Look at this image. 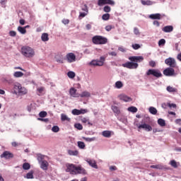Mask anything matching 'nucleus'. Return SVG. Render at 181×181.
Segmentation results:
<instances>
[{"instance_id":"nucleus-1","label":"nucleus","mask_w":181,"mask_h":181,"mask_svg":"<svg viewBox=\"0 0 181 181\" xmlns=\"http://www.w3.org/2000/svg\"><path fill=\"white\" fill-rule=\"evenodd\" d=\"M66 172L69 173V175H73L74 176H77V175H87V170L81 165H76L73 163L66 164Z\"/></svg>"},{"instance_id":"nucleus-2","label":"nucleus","mask_w":181,"mask_h":181,"mask_svg":"<svg viewBox=\"0 0 181 181\" xmlns=\"http://www.w3.org/2000/svg\"><path fill=\"white\" fill-rule=\"evenodd\" d=\"M21 54H23L24 57L32 59V57H35V49L29 46H23L21 47Z\"/></svg>"},{"instance_id":"nucleus-3","label":"nucleus","mask_w":181,"mask_h":181,"mask_svg":"<svg viewBox=\"0 0 181 181\" xmlns=\"http://www.w3.org/2000/svg\"><path fill=\"white\" fill-rule=\"evenodd\" d=\"M13 91L14 94L16 95H25L28 94V89L22 86V84L18 82L15 83L13 85Z\"/></svg>"},{"instance_id":"nucleus-4","label":"nucleus","mask_w":181,"mask_h":181,"mask_svg":"<svg viewBox=\"0 0 181 181\" xmlns=\"http://www.w3.org/2000/svg\"><path fill=\"white\" fill-rule=\"evenodd\" d=\"M92 42L94 45H107L108 39L101 35H95L93 37Z\"/></svg>"},{"instance_id":"nucleus-5","label":"nucleus","mask_w":181,"mask_h":181,"mask_svg":"<svg viewBox=\"0 0 181 181\" xmlns=\"http://www.w3.org/2000/svg\"><path fill=\"white\" fill-rule=\"evenodd\" d=\"M105 62V57H100V59H93L92 60L89 64L90 66H99L101 67L104 66V63Z\"/></svg>"},{"instance_id":"nucleus-6","label":"nucleus","mask_w":181,"mask_h":181,"mask_svg":"<svg viewBox=\"0 0 181 181\" xmlns=\"http://www.w3.org/2000/svg\"><path fill=\"white\" fill-rule=\"evenodd\" d=\"M147 76H153L156 78L162 77V73L158 69H148L146 72Z\"/></svg>"},{"instance_id":"nucleus-7","label":"nucleus","mask_w":181,"mask_h":181,"mask_svg":"<svg viewBox=\"0 0 181 181\" xmlns=\"http://www.w3.org/2000/svg\"><path fill=\"white\" fill-rule=\"evenodd\" d=\"M138 63L134 62H129L122 64V67H126V69H138Z\"/></svg>"},{"instance_id":"nucleus-8","label":"nucleus","mask_w":181,"mask_h":181,"mask_svg":"<svg viewBox=\"0 0 181 181\" xmlns=\"http://www.w3.org/2000/svg\"><path fill=\"white\" fill-rule=\"evenodd\" d=\"M98 6H103V5H111L114 6L115 1H114V0H98Z\"/></svg>"},{"instance_id":"nucleus-9","label":"nucleus","mask_w":181,"mask_h":181,"mask_svg":"<svg viewBox=\"0 0 181 181\" xmlns=\"http://www.w3.org/2000/svg\"><path fill=\"white\" fill-rule=\"evenodd\" d=\"M119 100L121 101H124V103H131L132 101V98L124 93H122L118 95Z\"/></svg>"},{"instance_id":"nucleus-10","label":"nucleus","mask_w":181,"mask_h":181,"mask_svg":"<svg viewBox=\"0 0 181 181\" xmlns=\"http://www.w3.org/2000/svg\"><path fill=\"white\" fill-rule=\"evenodd\" d=\"M86 162L90 166L91 168H93V169H98V165H97V161L94 159L91 158H87L86 160Z\"/></svg>"},{"instance_id":"nucleus-11","label":"nucleus","mask_w":181,"mask_h":181,"mask_svg":"<svg viewBox=\"0 0 181 181\" xmlns=\"http://www.w3.org/2000/svg\"><path fill=\"white\" fill-rule=\"evenodd\" d=\"M165 63L167 66H170V67H176V61L172 57L166 59Z\"/></svg>"},{"instance_id":"nucleus-12","label":"nucleus","mask_w":181,"mask_h":181,"mask_svg":"<svg viewBox=\"0 0 181 181\" xmlns=\"http://www.w3.org/2000/svg\"><path fill=\"white\" fill-rule=\"evenodd\" d=\"M139 129H145L147 132L152 131V127L148 124L144 123L138 126Z\"/></svg>"},{"instance_id":"nucleus-13","label":"nucleus","mask_w":181,"mask_h":181,"mask_svg":"<svg viewBox=\"0 0 181 181\" xmlns=\"http://www.w3.org/2000/svg\"><path fill=\"white\" fill-rule=\"evenodd\" d=\"M66 60L68 63H74V62H76V55L72 52L67 54Z\"/></svg>"},{"instance_id":"nucleus-14","label":"nucleus","mask_w":181,"mask_h":181,"mask_svg":"<svg viewBox=\"0 0 181 181\" xmlns=\"http://www.w3.org/2000/svg\"><path fill=\"white\" fill-rule=\"evenodd\" d=\"M163 74L168 76H175V69L173 68H167L163 71Z\"/></svg>"},{"instance_id":"nucleus-15","label":"nucleus","mask_w":181,"mask_h":181,"mask_svg":"<svg viewBox=\"0 0 181 181\" xmlns=\"http://www.w3.org/2000/svg\"><path fill=\"white\" fill-rule=\"evenodd\" d=\"M86 112H87V110L86 109H81V110L74 109L71 111V114H73V115H81V114H86Z\"/></svg>"},{"instance_id":"nucleus-16","label":"nucleus","mask_w":181,"mask_h":181,"mask_svg":"<svg viewBox=\"0 0 181 181\" xmlns=\"http://www.w3.org/2000/svg\"><path fill=\"white\" fill-rule=\"evenodd\" d=\"M130 62H136V63H141L144 60V57L142 56H133L129 57Z\"/></svg>"},{"instance_id":"nucleus-17","label":"nucleus","mask_w":181,"mask_h":181,"mask_svg":"<svg viewBox=\"0 0 181 181\" xmlns=\"http://www.w3.org/2000/svg\"><path fill=\"white\" fill-rule=\"evenodd\" d=\"M69 95L74 98H78V97H80V94L77 93V89L74 88H71L69 89Z\"/></svg>"},{"instance_id":"nucleus-18","label":"nucleus","mask_w":181,"mask_h":181,"mask_svg":"<svg viewBox=\"0 0 181 181\" xmlns=\"http://www.w3.org/2000/svg\"><path fill=\"white\" fill-rule=\"evenodd\" d=\"M103 136L105 138H111L114 135V132L110 130H105L102 132Z\"/></svg>"},{"instance_id":"nucleus-19","label":"nucleus","mask_w":181,"mask_h":181,"mask_svg":"<svg viewBox=\"0 0 181 181\" xmlns=\"http://www.w3.org/2000/svg\"><path fill=\"white\" fill-rule=\"evenodd\" d=\"M1 158H4L5 159H11V158H13V154L9 151H4L1 155Z\"/></svg>"},{"instance_id":"nucleus-20","label":"nucleus","mask_w":181,"mask_h":181,"mask_svg":"<svg viewBox=\"0 0 181 181\" xmlns=\"http://www.w3.org/2000/svg\"><path fill=\"white\" fill-rule=\"evenodd\" d=\"M36 93L38 95L42 96L45 95L46 90H45V88L43 86L37 87Z\"/></svg>"},{"instance_id":"nucleus-21","label":"nucleus","mask_w":181,"mask_h":181,"mask_svg":"<svg viewBox=\"0 0 181 181\" xmlns=\"http://www.w3.org/2000/svg\"><path fill=\"white\" fill-rule=\"evenodd\" d=\"M40 168L42 170H47L49 168V163L47 160L42 161L40 163Z\"/></svg>"},{"instance_id":"nucleus-22","label":"nucleus","mask_w":181,"mask_h":181,"mask_svg":"<svg viewBox=\"0 0 181 181\" xmlns=\"http://www.w3.org/2000/svg\"><path fill=\"white\" fill-rule=\"evenodd\" d=\"M162 30L165 33H170V32H173V27L172 25H166L162 28Z\"/></svg>"},{"instance_id":"nucleus-23","label":"nucleus","mask_w":181,"mask_h":181,"mask_svg":"<svg viewBox=\"0 0 181 181\" xmlns=\"http://www.w3.org/2000/svg\"><path fill=\"white\" fill-rule=\"evenodd\" d=\"M148 18L150 19H153V20L157 19V20L160 21V19L162 18V15H160V13L151 14L148 16Z\"/></svg>"},{"instance_id":"nucleus-24","label":"nucleus","mask_w":181,"mask_h":181,"mask_svg":"<svg viewBox=\"0 0 181 181\" xmlns=\"http://www.w3.org/2000/svg\"><path fill=\"white\" fill-rule=\"evenodd\" d=\"M79 97H81V98H88L91 97V93L87 90H85L82 92L81 94H79Z\"/></svg>"},{"instance_id":"nucleus-25","label":"nucleus","mask_w":181,"mask_h":181,"mask_svg":"<svg viewBox=\"0 0 181 181\" xmlns=\"http://www.w3.org/2000/svg\"><path fill=\"white\" fill-rule=\"evenodd\" d=\"M141 4H142L143 5H144V6H146V5H147L148 6L156 4V2L152 1H151V0H141Z\"/></svg>"},{"instance_id":"nucleus-26","label":"nucleus","mask_w":181,"mask_h":181,"mask_svg":"<svg viewBox=\"0 0 181 181\" xmlns=\"http://www.w3.org/2000/svg\"><path fill=\"white\" fill-rule=\"evenodd\" d=\"M67 153L69 156H78V151L77 150H68Z\"/></svg>"},{"instance_id":"nucleus-27","label":"nucleus","mask_w":181,"mask_h":181,"mask_svg":"<svg viewBox=\"0 0 181 181\" xmlns=\"http://www.w3.org/2000/svg\"><path fill=\"white\" fill-rule=\"evenodd\" d=\"M124 87V83L121 81H117L115 83V88H117V90H121Z\"/></svg>"},{"instance_id":"nucleus-28","label":"nucleus","mask_w":181,"mask_h":181,"mask_svg":"<svg viewBox=\"0 0 181 181\" xmlns=\"http://www.w3.org/2000/svg\"><path fill=\"white\" fill-rule=\"evenodd\" d=\"M166 90L168 93H177V88H174V87L170 86H167Z\"/></svg>"},{"instance_id":"nucleus-29","label":"nucleus","mask_w":181,"mask_h":181,"mask_svg":"<svg viewBox=\"0 0 181 181\" xmlns=\"http://www.w3.org/2000/svg\"><path fill=\"white\" fill-rule=\"evenodd\" d=\"M112 110L113 111L115 115H119V114L121 113V111L119 110L118 107L115 105L112 106Z\"/></svg>"},{"instance_id":"nucleus-30","label":"nucleus","mask_w":181,"mask_h":181,"mask_svg":"<svg viewBox=\"0 0 181 181\" xmlns=\"http://www.w3.org/2000/svg\"><path fill=\"white\" fill-rule=\"evenodd\" d=\"M170 165L175 169H177V168L179 167V165H180V163L176 162V160H172L170 161Z\"/></svg>"},{"instance_id":"nucleus-31","label":"nucleus","mask_w":181,"mask_h":181,"mask_svg":"<svg viewBox=\"0 0 181 181\" xmlns=\"http://www.w3.org/2000/svg\"><path fill=\"white\" fill-rule=\"evenodd\" d=\"M13 77L16 78H19L21 77H23V72L22 71H16L13 74Z\"/></svg>"},{"instance_id":"nucleus-32","label":"nucleus","mask_w":181,"mask_h":181,"mask_svg":"<svg viewBox=\"0 0 181 181\" xmlns=\"http://www.w3.org/2000/svg\"><path fill=\"white\" fill-rule=\"evenodd\" d=\"M18 32L21 33V35H25L26 34V30L24 27L18 26L17 28Z\"/></svg>"},{"instance_id":"nucleus-33","label":"nucleus","mask_w":181,"mask_h":181,"mask_svg":"<svg viewBox=\"0 0 181 181\" xmlns=\"http://www.w3.org/2000/svg\"><path fill=\"white\" fill-rule=\"evenodd\" d=\"M148 111L150 114H152L153 115H156V114H158V110H156L154 107H150L148 108Z\"/></svg>"},{"instance_id":"nucleus-34","label":"nucleus","mask_w":181,"mask_h":181,"mask_svg":"<svg viewBox=\"0 0 181 181\" xmlns=\"http://www.w3.org/2000/svg\"><path fill=\"white\" fill-rule=\"evenodd\" d=\"M42 42H47L49 40V35L47 33H42L41 35Z\"/></svg>"},{"instance_id":"nucleus-35","label":"nucleus","mask_w":181,"mask_h":181,"mask_svg":"<svg viewBox=\"0 0 181 181\" xmlns=\"http://www.w3.org/2000/svg\"><path fill=\"white\" fill-rule=\"evenodd\" d=\"M157 122L160 127H166V122L163 119H158Z\"/></svg>"},{"instance_id":"nucleus-36","label":"nucleus","mask_w":181,"mask_h":181,"mask_svg":"<svg viewBox=\"0 0 181 181\" xmlns=\"http://www.w3.org/2000/svg\"><path fill=\"white\" fill-rule=\"evenodd\" d=\"M119 121H120V122H122L123 124H128V120L127 119V117L125 116H121L120 117H118Z\"/></svg>"},{"instance_id":"nucleus-37","label":"nucleus","mask_w":181,"mask_h":181,"mask_svg":"<svg viewBox=\"0 0 181 181\" xmlns=\"http://www.w3.org/2000/svg\"><path fill=\"white\" fill-rule=\"evenodd\" d=\"M83 139H84V141H86V142H94V141H96L97 140V138L96 137H92V138H90V137H82Z\"/></svg>"},{"instance_id":"nucleus-38","label":"nucleus","mask_w":181,"mask_h":181,"mask_svg":"<svg viewBox=\"0 0 181 181\" xmlns=\"http://www.w3.org/2000/svg\"><path fill=\"white\" fill-rule=\"evenodd\" d=\"M61 120L62 121H67L68 122H70L71 119L67 117V115H66L65 114H62L61 115Z\"/></svg>"},{"instance_id":"nucleus-39","label":"nucleus","mask_w":181,"mask_h":181,"mask_svg":"<svg viewBox=\"0 0 181 181\" xmlns=\"http://www.w3.org/2000/svg\"><path fill=\"white\" fill-rule=\"evenodd\" d=\"M81 122H83V124H88V125H93V124H91V122H90V119H88V118H87V117L82 118Z\"/></svg>"},{"instance_id":"nucleus-40","label":"nucleus","mask_w":181,"mask_h":181,"mask_svg":"<svg viewBox=\"0 0 181 181\" xmlns=\"http://www.w3.org/2000/svg\"><path fill=\"white\" fill-rule=\"evenodd\" d=\"M78 147L79 149H86V144L83 141H78Z\"/></svg>"},{"instance_id":"nucleus-41","label":"nucleus","mask_w":181,"mask_h":181,"mask_svg":"<svg viewBox=\"0 0 181 181\" xmlns=\"http://www.w3.org/2000/svg\"><path fill=\"white\" fill-rule=\"evenodd\" d=\"M37 159L39 163L45 161V160H43V159H45V156H43L42 154H37Z\"/></svg>"},{"instance_id":"nucleus-42","label":"nucleus","mask_w":181,"mask_h":181,"mask_svg":"<svg viewBox=\"0 0 181 181\" xmlns=\"http://www.w3.org/2000/svg\"><path fill=\"white\" fill-rule=\"evenodd\" d=\"M23 169L24 170H29L30 169V164L29 163H25L23 164Z\"/></svg>"},{"instance_id":"nucleus-43","label":"nucleus","mask_w":181,"mask_h":181,"mask_svg":"<svg viewBox=\"0 0 181 181\" xmlns=\"http://www.w3.org/2000/svg\"><path fill=\"white\" fill-rule=\"evenodd\" d=\"M127 110L129 111V112H137L138 108L136 107L132 106L127 108Z\"/></svg>"},{"instance_id":"nucleus-44","label":"nucleus","mask_w":181,"mask_h":181,"mask_svg":"<svg viewBox=\"0 0 181 181\" xmlns=\"http://www.w3.org/2000/svg\"><path fill=\"white\" fill-rule=\"evenodd\" d=\"M67 76L69 78H74L76 77V73H74V71H69L67 73Z\"/></svg>"},{"instance_id":"nucleus-45","label":"nucleus","mask_w":181,"mask_h":181,"mask_svg":"<svg viewBox=\"0 0 181 181\" xmlns=\"http://www.w3.org/2000/svg\"><path fill=\"white\" fill-rule=\"evenodd\" d=\"M150 168H151L152 169H159L160 170H162V169H163V166L162 165H151Z\"/></svg>"},{"instance_id":"nucleus-46","label":"nucleus","mask_w":181,"mask_h":181,"mask_svg":"<svg viewBox=\"0 0 181 181\" xmlns=\"http://www.w3.org/2000/svg\"><path fill=\"white\" fill-rule=\"evenodd\" d=\"M33 170H30L28 173L26 175V179H33Z\"/></svg>"},{"instance_id":"nucleus-47","label":"nucleus","mask_w":181,"mask_h":181,"mask_svg":"<svg viewBox=\"0 0 181 181\" xmlns=\"http://www.w3.org/2000/svg\"><path fill=\"white\" fill-rule=\"evenodd\" d=\"M27 110L28 111V112H32V111H33V110H35V105L33 104H30L28 106Z\"/></svg>"},{"instance_id":"nucleus-48","label":"nucleus","mask_w":181,"mask_h":181,"mask_svg":"<svg viewBox=\"0 0 181 181\" xmlns=\"http://www.w3.org/2000/svg\"><path fill=\"white\" fill-rule=\"evenodd\" d=\"M39 117H40V118H45V117H47V112L45 111H42L39 113Z\"/></svg>"},{"instance_id":"nucleus-49","label":"nucleus","mask_w":181,"mask_h":181,"mask_svg":"<svg viewBox=\"0 0 181 181\" xmlns=\"http://www.w3.org/2000/svg\"><path fill=\"white\" fill-rule=\"evenodd\" d=\"M103 21H108L110 19V13L103 14L102 16Z\"/></svg>"},{"instance_id":"nucleus-50","label":"nucleus","mask_w":181,"mask_h":181,"mask_svg":"<svg viewBox=\"0 0 181 181\" xmlns=\"http://www.w3.org/2000/svg\"><path fill=\"white\" fill-rule=\"evenodd\" d=\"M166 43V40L165 39H160L158 41V46H165Z\"/></svg>"},{"instance_id":"nucleus-51","label":"nucleus","mask_w":181,"mask_h":181,"mask_svg":"<svg viewBox=\"0 0 181 181\" xmlns=\"http://www.w3.org/2000/svg\"><path fill=\"white\" fill-rule=\"evenodd\" d=\"M75 128H76V129H78L79 131H81V129H83V125H81V124L80 123H76L74 124Z\"/></svg>"},{"instance_id":"nucleus-52","label":"nucleus","mask_w":181,"mask_h":181,"mask_svg":"<svg viewBox=\"0 0 181 181\" xmlns=\"http://www.w3.org/2000/svg\"><path fill=\"white\" fill-rule=\"evenodd\" d=\"M55 59L57 63H63V57H62L61 56H56Z\"/></svg>"},{"instance_id":"nucleus-53","label":"nucleus","mask_w":181,"mask_h":181,"mask_svg":"<svg viewBox=\"0 0 181 181\" xmlns=\"http://www.w3.org/2000/svg\"><path fill=\"white\" fill-rule=\"evenodd\" d=\"M134 33L136 35V36H139L141 35V32H139V29L138 28L135 27L134 28Z\"/></svg>"},{"instance_id":"nucleus-54","label":"nucleus","mask_w":181,"mask_h":181,"mask_svg":"<svg viewBox=\"0 0 181 181\" xmlns=\"http://www.w3.org/2000/svg\"><path fill=\"white\" fill-rule=\"evenodd\" d=\"M52 132H59L60 131V128L58 126H53L52 128Z\"/></svg>"},{"instance_id":"nucleus-55","label":"nucleus","mask_w":181,"mask_h":181,"mask_svg":"<svg viewBox=\"0 0 181 181\" xmlns=\"http://www.w3.org/2000/svg\"><path fill=\"white\" fill-rule=\"evenodd\" d=\"M103 11L104 12H106V13L111 12V7H110L109 6H105L103 8Z\"/></svg>"},{"instance_id":"nucleus-56","label":"nucleus","mask_w":181,"mask_h":181,"mask_svg":"<svg viewBox=\"0 0 181 181\" xmlns=\"http://www.w3.org/2000/svg\"><path fill=\"white\" fill-rule=\"evenodd\" d=\"M82 11H83L85 13H88V8L87 7L86 4H84L82 8Z\"/></svg>"},{"instance_id":"nucleus-57","label":"nucleus","mask_w":181,"mask_h":181,"mask_svg":"<svg viewBox=\"0 0 181 181\" xmlns=\"http://www.w3.org/2000/svg\"><path fill=\"white\" fill-rule=\"evenodd\" d=\"M132 46L133 49H134V50H138V49L141 48V45H139V44H133Z\"/></svg>"},{"instance_id":"nucleus-58","label":"nucleus","mask_w":181,"mask_h":181,"mask_svg":"<svg viewBox=\"0 0 181 181\" xmlns=\"http://www.w3.org/2000/svg\"><path fill=\"white\" fill-rule=\"evenodd\" d=\"M0 4H1V6H2V8H6V0H1Z\"/></svg>"},{"instance_id":"nucleus-59","label":"nucleus","mask_w":181,"mask_h":181,"mask_svg":"<svg viewBox=\"0 0 181 181\" xmlns=\"http://www.w3.org/2000/svg\"><path fill=\"white\" fill-rule=\"evenodd\" d=\"M88 14V13L80 12L79 13V18H85V16H87Z\"/></svg>"},{"instance_id":"nucleus-60","label":"nucleus","mask_w":181,"mask_h":181,"mask_svg":"<svg viewBox=\"0 0 181 181\" xmlns=\"http://www.w3.org/2000/svg\"><path fill=\"white\" fill-rule=\"evenodd\" d=\"M9 36H11V37H15L16 36V33L13 30L9 31L8 33Z\"/></svg>"},{"instance_id":"nucleus-61","label":"nucleus","mask_w":181,"mask_h":181,"mask_svg":"<svg viewBox=\"0 0 181 181\" xmlns=\"http://www.w3.org/2000/svg\"><path fill=\"white\" fill-rule=\"evenodd\" d=\"M153 25H154L155 26H157V28H159V26H160V23H159V21H154L153 22Z\"/></svg>"},{"instance_id":"nucleus-62","label":"nucleus","mask_w":181,"mask_h":181,"mask_svg":"<svg viewBox=\"0 0 181 181\" xmlns=\"http://www.w3.org/2000/svg\"><path fill=\"white\" fill-rule=\"evenodd\" d=\"M168 107H170V108H176V104H175V103H168Z\"/></svg>"},{"instance_id":"nucleus-63","label":"nucleus","mask_w":181,"mask_h":181,"mask_svg":"<svg viewBox=\"0 0 181 181\" xmlns=\"http://www.w3.org/2000/svg\"><path fill=\"white\" fill-rule=\"evenodd\" d=\"M149 66H151V67H155L156 66V64L155 63V61L149 62Z\"/></svg>"},{"instance_id":"nucleus-64","label":"nucleus","mask_w":181,"mask_h":181,"mask_svg":"<svg viewBox=\"0 0 181 181\" xmlns=\"http://www.w3.org/2000/svg\"><path fill=\"white\" fill-rule=\"evenodd\" d=\"M112 29V25H107L105 27V30H107V32H110Z\"/></svg>"}]
</instances>
